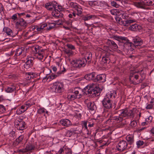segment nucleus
<instances>
[{"mask_svg": "<svg viewBox=\"0 0 154 154\" xmlns=\"http://www.w3.org/2000/svg\"><path fill=\"white\" fill-rule=\"evenodd\" d=\"M25 112V110H22L20 108L18 109L16 111L18 115H20Z\"/></svg>", "mask_w": 154, "mask_h": 154, "instance_id": "48", "label": "nucleus"}, {"mask_svg": "<svg viewBox=\"0 0 154 154\" xmlns=\"http://www.w3.org/2000/svg\"><path fill=\"white\" fill-rule=\"evenodd\" d=\"M36 56L37 55H44V52H42L40 51H38V52H36Z\"/></svg>", "mask_w": 154, "mask_h": 154, "instance_id": "59", "label": "nucleus"}, {"mask_svg": "<svg viewBox=\"0 0 154 154\" xmlns=\"http://www.w3.org/2000/svg\"><path fill=\"white\" fill-rule=\"evenodd\" d=\"M133 42L134 43H132L130 42L131 44V45H127L128 46L130 47L132 46V45L134 46H137L141 45L142 43V42L141 41L140 39L139 38H137L133 39Z\"/></svg>", "mask_w": 154, "mask_h": 154, "instance_id": "19", "label": "nucleus"}, {"mask_svg": "<svg viewBox=\"0 0 154 154\" xmlns=\"http://www.w3.org/2000/svg\"><path fill=\"white\" fill-rule=\"evenodd\" d=\"M37 58L40 60H42L44 57V55H37Z\"/></svg>", "mask_w": 154, "mask_h": 154, "instance_id": "62", "label": "nucleus"}, {"mask_svg": "<svg viewBox=\"0 0 154 154\" xmlns=\"http://www.w3.org/2000/svg\"><path fill=\"white\" fill-rule=\"evenodd\" d=\"M113 38L119 42H122L124 43V46H125L126 45H131V43L125 37L120 36H114Z\"/></svg>", "mask_w": 154, "mask_h": 154, "instance_id": "11", "label": "nucleus"}, {"mask_svg": "<svg viewBox=\"0 0 154 154\" xmlns=\"http://www.w3.org/2000/svg\"><path fill=\"white\" fill-rule=\"evenodd\" d=\"M115 19L116 21L119 23L120 24L122 25V23L123 21L121 18L119 17L116 16L115 17Z\"/></svg>", "mask_w": 154, "mask_h": 154, "instance_id": "40", "label": "nucleus"}, {"mask_svg": "<svg viewBox=\"0 0 154 154\" xmlns=\"http://www.w3.org/2000/svg\"><path fill=\"white\" fill-rule=\"evenodd\" d=\"M126 139L128 144L130 145L132 144L134 142V136L132 135H127L126 137Z\"/></svg>", "mask_w": 154, "mask_h": 154, "instance_id": "27", "label": "nucleus"}, {"mask_svg": "<svg viewBox=\"0 0 154 154\" xmlns=\"http://www.w3.org/2000/svg\"><path fill=\"white\" fill-rule=\"evenodd\" d=\"M5 111V106L2 105H0V112H2Z\"/></svg>", "mask_w": 154, "mask_h": 154, "instance_id": "55", "label": "nucleus"}, {"mask_svg": "<svg viewBox=\"0 0 154 154\" xmlns=\"http://www.w3.org/2000/svg\"><path fill=\"white\" fill-rule=\"evenodd\" d=\"M144 142L143 141L139 140L137 142V145L138 148H139L141 146L143 145Z\"/></svg>", "mask_w": 154, "mask_h": 154, "instance_id": "42", "label": "nucleus"}, {"mask_svg": "<svg viewBox=\"0 0 154 154\" xmlns=\"http://www.w3.org/2000/svg\"><path fill=\"white\" fill-rule=\"evenodd\" d=\"M106 76L104 75H97L94 81L96 82H104L106 81Z\"/></svg>", "mask_w": 154, "mask_h": 154, "instance_id": "15", "label": "nucleus"}, {"mask_svg": "<svg viewBox=\"0 0 154 154\" xmlns=\"http://www.w3.org/2000/svg\"><path fill=\"white\" fill-rule=\"evenodd\" d=\"M88 124V122L86 121H84L83 124V126L87 130L88 129V127H87V125Z\"/></svg>", "mask_w": 154, "mask_h": 154, "instance_id": "61", "label": "nucleus"}, {"mask_svg": "<svg viewBox=\"0 0 154 154\" xmlns=\"http://www.w3.org/2000/svg\"><path fill=\"white\" fill-rule=\"evenodd\" d=\"M143 1L145 6H154V0H143Z\"/></svg>", "mask_w": 154, "mask_h": 154, "instance_id": "29", "label": "nucleus"}, {"mask_svg": "<svg viewBox=\"0 0 154 154\" xmlns=\"http://www.w3.org/2000/svg\"><path fill=\"white\" fill-rule=\"evenodd\" d=\"M45 109L44 108H40L38 110V112L39 114H42L45 112Z\"/></svg>", "mask_w": 154, "mask_h": 154, "instance_id": "47", "label": "nucleus"}, {"mask_svg": "<svg viewBox=\"0 0 154 154\" xmlns=\"http://www.w3.org/2000/svg\"><path fill=\"white\" fill-rule=\"evenodd\" d=\"M113 56V54H110L109 52H107L105 54L104 56L102 58V62L104 64L109 63L110 61V59Z\"/></svg>", "mask_w": 154, "mask_h": 154, "instance_id": "13", "label": "nucleus"}, {"mask_svg": "<svg viewBox=\"0 0 154 154\" xmlns=\"http://www.w3.org/2000/svg\"><path fill=\"white\" fill-rule=\"evenodd\" d=\"M87 60L86 58H76L72 60L71 63L75 68L84 67L86 64Z\"/></svg>", "mask_w": 154, "mask_h": 154, "instance_id": "3", "label": "nucleus"}, {"mask_svg": "<svg viewBox=\"0 0 154 154\" xmlns=\"http://www.w3.org/2000/svg\"><path fill=\"white\" fill-rule=\"evenodd\" d=\"M14 125L16 128L19 130H23L25 129L26 126L25 122L19 118H17L15 120Z\"/></svg>", "mask_w": 154, "mask_h": 154, "instance_id": "7", "label": "nucleus"}, {"mask_svg": "<svg viewBox=\"0 0 154 154\" xmlns=\"http://www.w3.org/2000/svg\"><path fill=\"white\" fill-rule=\"evenodd\" d=\"M77 10V13H76V15L78 16H80L82 13V11H81V9L79 8L78 6L76 9Z\"/></svg>", "mask_w": 154, "mask_h": 154, "instance_id": "50", "label": "nucleus"}, {"mask_svg": "<svg viewBox=\"0 0 154 154\" xmlns=\"http://www.w3.org/2000/svg\"><path fill=\"white\" fill-rule=\"evenodd\" d=\"M88 126L90 127H93L94 124V122L92 121L91 120H89L88 121Z\"/></svg>", "mask_w": 154, "mask_h": 154, "instance_id": "44", "label": "nucleus"}, {"mask_svg": "<svg viewBox=\"0 0 154 154\" xmlns=\"http://www.w3.org/2000/svg\"><path fill=\"white\" fill-rule=\"evenodd\" d=\"M112 101L108 97H105L102 101L103 106L106 109H110L112 107Z\"/></svg>", "mask_w": 154, "mask_h": 154, "instance_id": "10", "label": "nucleus"}, {"mask_svg": "<svg viewBox=\"0 0 154 154\" xmlns=\"http://www.w3.org/2000/svg\"><path fill=\"white\" fill-rule=\"evenodd\" d=\"M35 148V146L34 144L29 142L26 145L25 148L19 149V152L20 153L21 152L24 153L27 152H32L33 151Z\"/></svg>", "mask_w": 154, "mask_h": 154, "instance_id": "9", "label": "nucleus"}, {"mask_svg": "<svg viewBox=\"0 0 154 154\" xmlns=\"http://www.w3.org/2000/svg\"><path fill=\"white\" fill-rule=\"evenodd\" d=\"M3 30L6 32L8 35H10L11 37L15 36V34L13 33L12 30L9 28L5 27L3 28Z\"/></svg>", "mask_w": 154, "mask_h": 154, "instance_id": "26", "label": "nucleus"}, {"mask_svg": "<svg viewBox=\"0 0 154 154\" xmlns=\"http://www.w3.org/2000/svg\"><path fill=\"white\" fill-rule=\"evenodd\" d=\"M33 57H29L26 58V64L32 66L33 64Z\"/></svg>", "mask_w": 154, "mask_h": 154, "instance_id": "34", "label": "nucleus"}, {"mask_svg": "<svg viewBox=\"0 0 154 154\" xmlns=\"http://www.w3.org/2000/svg\"><path fill=\"white\" fill-rule=\"evenodd\" d=\"M16 24L18 26H22L25 27L27 25L26 22L23 19L20 18L17 22Z\"/></svg>", "mask_w": 154, "mask_h": 154, "instance_id": "24", "label": "nucleus"}, {"mask_svg": "<svg viewBox=\"0 0 154 154\" xmlns=\"http://www.w3.org/2000/svg\"><path fill=\"white\" fill-rule=\"evenodd\" d=\"M24 48L22 47L17 48L16 50L15 55L17 56L20 55L22 54V52L24 51Z\"/></svg>", "mask_w": 154, "mask_h": 154, "instance_id": "32", "label": "nucleus"}, {"mask_svg": "<svg viewBox=\"0 0 154 154\" xmlns=\"http://www.w3.org/2000/svg\"><path fill=\"white\" fill-rule=\"evenodd\" d=\"M141 28H142L141 26L136 23L134 24H131L128 28L130 30L134 31H136L138 30H140Z\"/></svg>", "mask_w": 154, "mask_h": 154, "instance_id": "17", "label": "nucleus"}, {"mask_svg": "<svg viewBox=\"0 0 154 154\" xmlns=\"http://www.w3.org/2000/svg\"><path fill=\"white\" fill-rule=\"evenodd\" d=\"M92 57V54L91 53H89L88 54V56L87 57V59L88 60V63L91 62Z\"/></svg>", "mask_w": 154, "mask_h": 154, "instance_id": "43", "label": "nucleus"}, {"mask_svg": "<svg viewBox=\"0 0 154 154\" xmlns=\"http://www.w3.org/2000/svg\"><path fill=\"white\" fill-rule=\"evenodd\" d=\"M29 74L30 76H31V79H34L37 76V75L35 73L29 72Z\"/></svg>", "mask_w": 154, "mask_h": 154, "instance_id": "49", "label": "nucleus"}, {"mask_svg": "<svg viewBox=\"0 0 154 154\" xmlns=\"http://www.w3.org/2000/svg\"><path fill=\"white\" fill-rule=\"evenodd\" d=\"M34 103H31L29 101H28L26 102L24 104L27 107L28 109V108L34 105Z\"/></svg>", "mask_w": 154, "mask_h": 154, "instance_id": "41", "label": "nucleus"}, {"mask_svg": "<svg viewBox=\"0 0 154 154\" xmlns=\"http://www.w3.org/2000/svg\"><path fill=\"white\" fill-rule=\"evenodd\" d=\"M137 72L133 71L130 73L129 78L130 82L132 83L135 85H137V83L136 82L132 80V79L133 77L136 80H137L138 79L139 75L136 74Z\"/></svg>", "mask_w": 154, "mask_h": 154, "instance_id": "14", "label": "nucleus"}, {"mask_svg": "<svg viewBox=\"0 0 154 154\" xmlns=\"http://www.w3.org/2000/svg\"><path fill=\"white\" fill-rule=\"evenodd\" d=\"M20 108L22 110H25V111L27 109V107L24 104L21 106V107H20Z\"/></svg>", "mask_w": 154, "mask_h": 154, "instance_id": "56", "label": "nucleus"}, {"mask_svg": "<svg viewBox=\"0 0 154 154\" xmlns=\"http://www.w3.org/2000/svg\"><path fill=\"white\" fill-rule=\"evenodd\" d=\"M116 96V92L115 91H111L109 94H108L107 95V97L109 98L110 97L111 98L113 96L114 98H115Z\"/></svg>", "mask_w": 154, "mask_h": 154, "instance_id": "37", "label": "nucleus"}, {"mask_svg": "<svg viewBox=\"0 0 154 154\" xmlns=\"http://www.w3.org/2000/svg\"><path fill=\"white\" fill-rule=\"evenodd\" d=\"M111 4L112 6H114L116 8H118L119 6V5L116 2L114 1L112 2L111 3Z\"/></svg>", "mask_w": 154, "mask_h": 154, "instance_id": "46", "label": "nucleus"}, {"mask_svg": "<svg viewBox=\"0 0 154 154\" xmlns=\"http://www.w3.org/2000/svg\"><path fill=\"white\" fill-rule=\"evenodd\" d=\"M76 131V130L73 128L70 129L69 130L67 131L66 133V136L70 137L73 134H75V133Z\"/></svg>", "mask_w": 154, "mask_h": 154, "instance_id": "28", "label": "nucleus"}, {"mask_svg": "<svg viewBox=\"0 0 154 154\" xmlns=\"http://www.w3.org/2000/svg\"><path fill=\"white\" fill-rule=\"evenodd\" d=\"M130 147L131 146H128L127 143L124 140L119 141L116 146L117 150L120 152H123L126 149H129Z\"/></svg>", "mask_w": 154, "mask_h": 154, "instance_id": "8", "label": "nucleus"}, {"mask_svg": "<svg viewBox=\"0 0 154 154\" xmlns=\"http://www.w3.org/2000/svg\"><path fill=\"white\" fill-rule=\"evenodd\" d=\"M153 106L151 104H148L146 107L147 109H150L152 108Z\"/></svg>", "mask_w": 154, "mask_h": 154, "instance_id": "60", "label": "nucleus"}, {"mask_svg": "<svg viewBox=\"0 0 154 154\" xmlns=\"http://www.w3.org/2000/svg\"><path fill=\"white\" fill-rule=\"evenodd\" d=\"M95 74L94 72H92V73L86 75L84 77L87 80H93L94 81V80L95 77Z\"/></svg>", "mask_w": 154, "mask_h": 154, "instance_id": "25", "label": "nucleus"}, {"mask_svg": "<svg viewBox=\"0 0 154 154\" xmlns=\"http://www.w3.org/2000/svg\"><path fill=\"white\" fill-rule=\"evenodd\" d=\"M64 150L63 148H61L58 152V154H62Z\"/></svg>", "mask_w": 154, "mask_h": 154, "instance_id": "64", "label": "nucleus"}, {"mask_svg": "<svg viewBox=\"0 0 154 154\" xmlns=\"http://www.w3.org/2000/svg\"><path fill=\"white\" fill-rule=\"evenodd\" d=\"M128 11V14L131 16L133 17V19H135V18H137L138 17V12L132 9H130Z\"/></svg>", "mask_w": 154, "mask_h": 154, "instance_id": "20", "label": "nucleus"}, {"mask_svg": "<svg viewBox=\"0 0 154 154\" xmlns=\"http://www.w3.org/2000/svg\"><path fill=\"white\" fill-rule=\"evenodd\" d=\"M117 9H112L110 11V12L111 14H112L114 15H117Z\"/></svg>", "mask_w": 154, "mask_h": 154, "instance_id": "52", "label": "nucleus"}, {"mask_svg": "<svg viewBox=\"0 0 154 154\" xmlns=\"http://www.w3.org/2000/svg\"><path fill=\"white\" fill-rule=\"evenodd\" d=\"M68 3L71 8H75L76 9H77L78 7L77 3L72 2H68Z\"/></svg>", "mask_w": 154, "mask_h": 154, "instance_id": "39", "label": "nucleus"}, {"mask_svg": "<svg viewBox=\"0 0 154 154\" xmlns=\"http://www.w3.org/2000/svg\"><path fill=\"white\" fill-rule=\"evenodd\" d=\"M81 90L83 94L88 95L92 97L99 96L100 91V88L94 84L89 85Z\"/></svg>", "mask_w": 154, "mask_h": 154, "instance_id": "1", "label": "nucleus"}, {"mask_svg": "<svg viewBox=\"0 0 154 154\" xmlns=\"http://www.w3.org/2000/svg\"><path fill=\"white\" fill-rule=\"evenodd\" d=\"M29 72L26 73V79L28 80H29L31 79V76H30L29 74Z\"/></svg>", "mask_w": 154, "mask_h": 154, "instance_id": "57", "label": "nucleus"}, {"mask_svg": "<svg viewBox=\"0 0 154 154\" xmlns=\"http://www.w3.org/2000/svg\"><path fill=\"white\" fill-rule=\"evenodd\" d=\"M106 44L109 47L116 49L118 48L117 44L113 41L111 39H108L106 42Z\"/></svg>", "mask_w": 154, "mask_h": 154, "instance_id": "18", "label": "nucleus"}, {"mask_svg": "<svg viewBox=\"0 0 154 154\" xmlns=\"http://www.w3.org/2000/svg\"><path fill=\"white\" fill-rule=\"evenodd\" d=\"M17 14H14L11 17V18L13 20H15L17 19Z\"/></svg>", "mask_w": 154, "mask_h": 154, "instance_id": "58", "label": "nucleus"}, {"mask_svg": "<svg viewBox=\"0 0 154 154\" xmlns=\"http://www.w3.org/2000/svg\"><path fill=\"white\" fill-rule=\"evenodd\" d=\"M55 24L54 23L51 24V25H48V26L47 27V29L48 30L51 29L55 27Z\"/></svg>", "mask_w": 154, "mask_h": 154, "instance_id": "45", "label": "nucleus"}, {"mask_svg": "<svg viewBox=\"0 0 154 154\" xmlns=\"http://www.w3.org/2000/svg\"><path fill=\"white\" fill-rule=\"evenodd\" d=\"M106 121L105 123L106 124H109L111 122V120L114 121L116 123H119L121 122V123H123V119L122 116L119 115L118 116H112L110 118Z\"/></svg>", "mask_w": 154, "mask_h": 154, "instance_id": "12", "label": "nucleus"}, {"mask_svg": "<svg viewBox=\"0 0 154 154\" xmlns=\"http://www.w3.org/2000/svg\"><path fill=\"white\" fill-rule=\"evenodd\" d=\"M88 3L89 5L93 7L98 6L99 5L98 2L97 1H89Z\"/></svg>", "mask_w": 154, "mask_h": 154, "instance_id": "35", "label": "nucleus"}, {"mask_svg": "<svg viewBox=\"0 0 154 154\" xmlns=\"http://www.w3.org/2000/svg\"><path fill=\"white\" fill-rule=\"evenodd\" d=\"M24 138V136L23 135H21L19 136L13 143V145L16 146L18 145L19 143H22L23 140Z\"/></svg>", "mask_w": 154, "mask_h": 154, "instance_id": "22", "label": "nucleus"}, {"mask_svg": "<svg viewBox=\"0 0 154 154\" xmlns=\"http://www.w3.org/2000/svg\"><path fill=\"white\" fill-rule=\"evenodd\" d=\"M147 86V85L146 83H144L141 85V89H142L145 88L146 86Z\"/></svg>", "mask_w": 154, "mask_h": 154, "instance_id": "63", "label": "nucleus"}, {"mask_svg": "<svg viewBox=\"0 0 154 154\" xmlns=\"http://www.w3.org/2000/svg\"><path fill=\"white\" fill-rule=\"evenodd\" d=\"M65 53L69 56H72L74 54V52L72 51L69 49H66L65 50Z\"/></svg>", "mask_w": 154, "mask_h": 154, "instance_id": "36", "label": "nucleus"}, {"mask_svg": "<svg viewBox=\"0 0 154 154\" xmlns=\"http://www.w3.org/2000/svg\"><path fill=\"white\" fill-rule=\"evenodd\" d=\"M15 90H16V88L14 87H8L6 89V91L8 93H11L13 92Z\"/></svg>", "mask_w": 154, "mask_h": 154, "instance_id": "38", "label": "nucleus"}, {"mask_svg": "<svg viewBox=\"0 0 154 154\" xmlns=\"http://www.w3.org/2000/svg\"><path fill=\"white\" fill-rule=\"evenodd\" d=\"M97 16L94 15H88L83 17V19L85 21L88 20L90 19H94Z\"/></svg>", "mask_w": 154, "mask_h": 154, "instance_id": "30", "label": "nucleus"}, {"mask_svg": "<svg viewBox=\"0 0 154 154\" xmlns=\"http://www.w3.org/2000/svg\"><path fill=\"white\" fill-rule=\"evenodd\" d=\"M82 91L80 88H75L74 90H73V93L71 94H69L68 96V98L71 100H73L76 99H79L82 96V94L80 93Z\"/></svg>", "mask_w": 154, "mask_h": 154, "instance_id": "4", "label": "nucleus"}, {"mask_svg": "<svg viewBox=\"0 0 154 154\" xmlns=\"http://www.w3.org/2000/svg\"><path fill=\"white\" fill-rule=\"evenodd\" d=\"M54 3L50 2L45 5V7L48 10L52 11L51 14L53 17L55 18H61L63 16V14L60 11L56 9V6Z\"/></svg>", "mask_w": 154, "mask_h": 154, "instance_id": "2", "label": "nucleus"}, {"mask_svg": "<svg viewBox=\"0 0 154 154\" xmlns=\"http://www.w3.org/2000/svg\"><path fill=\"white\" fill-rule=\"evenodd\" d=\"M136 21V20L135 19L128 20L125 21H123L122 23V24L125 26H130L131 24L135 22Z\"/></svg>", "mask_w": 154, "mask_h": 154, "instance_id": "23", "label": "nucleus"}, {"mask_svg": "<svg viewBox=\"0 0 154 154\" xmlns=\"http://www.w3.org/2000/svg\"><path fill=\"white\" fill-rule=\"evenodd\" d=\"M152 116H150L148 118L146 119V121L148 123H151L152 120Z\"/></svg>", "mask_w": 154, "mask_h": 154, "instance_id": "53", "label": "nucleus"}, {"mask_svg": "<svg viewBox=\"0 0 154 154\" xmlns=\"http://www.w3.org/2000/svg\"><path fill=\"white\" fill-rule=\"evenodd\" d=\"M60 124L63 126L68 127L71 125L72 123L71 121L68 119H61L60 121Z\"/></svg>", "mask_w": 154, "mask_h": 154, "instance_id": "16", "label": "nucleus"}, {"mask_svg": "<svg viewBox=\"0 0 154 154\" xmlns=\"http://www.w3.org/2000/svg\"><path fill=\"white\" fill-rule=\"evenodd\" d=\"M58 76V75H57V74H56L52 75H49L48 76H47L43 78V80H44L45 79H47V80H48L49 79H50L49 81H50L51 80L56 78Z\"/></svg>", "mask_w": 154, "mask_h": 154, "instance_id": "33", "label": "nucleus"}, {"mask_svg": "<svg viewBox=\"0 0 154 154\" xmlns=\"http://www.w3.org/2000/svg\"><path fill=\"white\" fill-rule=\"evenodd\" d=\"M134 109L131 110H128L127 109H123L121 111V113L119 116L123 117L133 118L135 116Z\"/></svg>", "mask_w": 154, "mask_h": 154, "instance_id": "6", "label": "nucleus"}, {"mask_svg": "<svg viewBox=\"0 0 154 154\" xmlns=\"http://www.w3.org/2000/svg\"><path fill=\"white\" fill-rule=\"evenodd\" d=\"M88 109L91 111H95L97 109L95 103L93 102H89L87 104Z\"/></svg>", "mask_w": 154, "mask_h": 154, "instance_id": "21", "label": "nucleus"}, {"mask_svg": "<svg viewBox=\"0 0 154 154\" xmlns=\"http://www.w3.org/2000/svg\"><path fill=\"white\" fill-rule=\"evenodd\" d=\"M135 5L138 8H144L145 7V5L144 4L143 0L139 2H137L134 3Z\"/></svg>", "mask_w": 154, "mask_h": 154, "instance_id": "31", "label": "nucleus"}, {"mask_svg": "<svg viewBox=\"0 0 154 154\" xmlns=\"http://www.w3.org/2000/svg\"><path fill=\"white\" fill-rule=\"evenodd\" d=\"M137 123L136 121H133L131 122L130 126L132 127H134L136 126Z\"/></svg>", "mask_w": 154, "mask_h": 154, "instance_id": "54", "label": "nucleus"}, {"mask_svg": "<svg viewBox=\"0 0 154 154\" xmlns=\"http://www.w3.org/2000/svg\"><path fill=\"white\" fill-rule=\"evenodd\" d=\"M66 46L68 48L71 50H74L75 49V47L74 46L71 44H68L66 45Z\"/></svg>", "mask_w": 154, "mask_h": 154, "instance_id": "51", "label": "nucleus"}, {"mask_svg": "<svg viewBox=\"0 0 154 154\" xmlns=\"http://www.w3.org/2000/svg\"><path fill=\"white\" fill-rule=\"evenodd\" d=\"M63 84L61 82H56L54 83L51 88L52 92L56 93H60L63 90Z\"/></svg>", "mask_w": 154, "mask_h": 154, "instance_id": "5", "label": "nucleus"}]
</instances>
